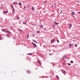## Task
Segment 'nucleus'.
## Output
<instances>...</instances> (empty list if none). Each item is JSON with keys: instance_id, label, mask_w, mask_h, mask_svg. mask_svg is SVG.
Returning <instances> with one entry per match:
<instances>
[{"instance_id": "nucleus-16", "label": "nucleus", "mask_w": 80, "mask_h": 80, "mask_svg": "<svg viewBox=\"0 0 80 80\" xmlns=\"http://www.w3.org/2000/svg\"><path fill=\"white\" fill-rule=\"evenodd\" d=\"M27 37H28L27 39H28V37H29V34H28V35H27Z\"/></svg>"}, {"instance_id": "nucleus-15", "label": "nucleus", "mask_w": 80, "mask_h": 80, "mask_svg": "<svg viewBox=\"0 0 80 80\" xmlns=\"http://www.w3.org/2000/svg\"><path fill=\"white\" fill-rule=\"evenodd\" d=\"M40 28H43V25H40Z\"/></svg>"}, {"instance_id": "nucleus-9", "label": "nucleus", "mask_w": 80, "mask_h": 80, "mask_svg": "<svg viewBox=\"0 0 80 80\" xmlns=\"http://www.w3.org/2000/svg\"><path fill=\"white\" fill-rule=\"evenodd\" d=\"M34 7H32L31 8V9H32V10H33V11L34 10Z\"/></svg>"}, {"instance_id": "nucleus-17", "label": "nucleus", "mask_w": 80, "mask_h": 80, "mask_svg": "<svg viewBox=\"0 0 80 80\" xmlns=\"http://www.w3.org/2000/svg\"><path fill=\"white\" fill-rule=\"evenodd\" d=\"M27 7H26V6H24V8H23V9H26V8H27Z\"/></svg>"}, {"instance_id": "nucleus-7", "label": "nucleus", "mask_w": 80, "mask_h": 80, "mask_svg": "<svg viewBox=\"0 0 80 80\" xmlns=\"http://www.w3.org/2000/svg\"><path fill=\"white\" fill-rule=\"evenodd\" d=\"M62 72L63 73H64V74L65 75V71H63V70H62Z\"/></svg>"}, {"instance_id": "nucleus-29", "label": "nucleus", "mask_w": 80, "mask_h": 80, "mask_svg": "<svg viewBox=\"0 0 80 80\" xmlns=\"http://www.w3.org/2000/svg\"><path fill=\"white\" fill-rule=\"evenodd\" d=\"M15 13V11H13V12H12V13H13V14Z\"/></svg>"}, {"instance_id": "nucleus-11", "label": "nucleus", "mask_w": 80, "mask_h": 80, "mask_svg": "<svg viewBox=\"0 0 80 80\" xmlns=\"http://www.w3.org/2000/svg\"><path fill=\"white\" fill-rule=\"evenodd\" d=\"M72 15H75V12H72Z\"/></svg>"}, {"instance_id": "nucleus-26", "label": "nucleus", "mask_w": 80, "mask_h": 80, "mask_svg": "<svg viewBox=\"0 0 80 80\" xmlns=\"http://www.w3.org/2000/svg\"><path fill=\"white\" fill-rule=\"evenodd\" d=\"M33 42H37V41H35V40H33Z\"/></svg>"}, {"instance_id": "nucleus-8", "label": "nucleus", "mask_w": 80, "mask_h": 80, "mask_svg": "<svg viewBox=\"0 0 80 80\" xmlns=\"http://www.w3.org/2000/svg\"><path fill=\"white\" fill-rule=\"evenodd\" d=\"M54 24H55L56 25H58V24H59V23H58L57 22H54Z\"/></svg>"}, {"instance_id": "nucleus-28", "label": "nucleus", "mask_w": 80, "mask_h": 80, "mask_svg": "<svg viewBox=\"0 0 80 80\" xmlns=\"http://www.w3.org/2000/svg\"><path fill=\"white\" fill-rule=\"evenodd\" d=\"M75 45L76 46V47H77V44H75Z\"/></svg>"}, {"instance_id": "nucleus-27", "label": "nucleus", "mask_w": 80, "mask_h": 80, "mask_svg": "<svg viewBox=\"0 0 80 80\" xmlns=\"http://www.w3.org/2000/svg\"><path fill=\"white\" fill-rule=\"evenodd\" d=\"M58 43H59V41L58 40H57Z\"/></svg>"}, {"instance_id": "nucleus-22", "label": "nucleus", "mask_w": 80, "mask_h": 80, "mask_svg": "<svg viewBox=\"0 0 80 80\" xmlns=\"http://www.w3.org/2000/svg\"><path fill=\"white\" fill-rule=\"evenodd\" d=\"M43 3H47V1H44Z\"/></svg>"}, {"instance_id": "nucleus-35", "label": "nucleus", "mask_w": 80, "mask_h": 80, "mask_svg": "<svg viewBox=\"0 0 80 80\" xmlns=\"http://www.w3.org/2000/svg\"><path fill=\"white\" fill-rule=\"evenodd\" d=\"M2 38V37L0 36V39H1Z\"/></svg>"}, {"instance_id": "nucleus-3", "label": "nucleus", "mask_w": 80, "mask_h": 80, "mask_svg": "<svg viewBox=\"0 0 80 80\" xmlns=\"http://www.w3.org/2000/svg\"><path fill=\"white\" fill-rule=\"evenodd\" d=\"M55 41V39H52V40H51V43H53V42H54Z\"/></svg>"}, {"instance_id": "nucleus-4", "label": "nucleus", "mask_w": 80, "mask_h": 80, "mask_svg": "<svg viewBox=\"0 0 80 80\" xmlns=\"http://www.w3.org/2000/svg\"><path fill=\"white\" fill-rule=\"evenodd\" d=\"M32 43L34 45V47H37V45H36L35 44L33 43V42H32Z\"/></svg>"}, {"instance_id": "nucleus-2", "label": "nucleus", "mask_w": 80, "mask_h": 80, "mask_svg": "<svg viewBox=\"0 0 80 80\" xmlns=\"http://www.w3.org/2000/svg\"><path fill=\"white\" fill-rule=\"evenodd\" d=\"M58 12H59V13L60 12V13H61L62 10H61V9H58Z\"/></svg>"}, {"instance_id": "nucleus-19", "label": "nucleus", "mask_w": 80, "mask_h": 80, "mask_svg": "<svg viewBox=\"0 0 80 80\" xmlns=\"http://www.w3.org/2000/svg\"><path fill=\"white\" fill-rule=\"evenodd\" d=\"M16 18H17L18 19H20V18L19 17H18L17 16H16Z\"/></svg>"}, {"instance_id": "nucleus-31", "label": "nucleus", "mask_w": 80, "mask_h": 80, "mask_svg": "<svg viewBox=\"0 0 80 80\" xmlns=\"http://www.w3.org/2000/svg\"><path fill=\"white\" fill-rule=\"evenodd\" d=\"M13 12H15V9H13Z\"/></svg>"}, {"instance_id": "nucleus-42", "label": "nucleus", "mask_w": 80, "mask_h": 80, "mask_svg": "<svg viewBox=\"0 0 80 80\" xmlns=\"http://www.w3.org/2000/svg\"><path fill=\"white\" fill-rule=\"evenodd\" d=\"M2 6H3V4L1 5Z\"/></svg>"}, {"instance_id": "nucleus-45", "label": "nucleus", "mask_w": 80, "mask_h": 80, "mask_svg": "<svg viewBox=\"0 0 80 80\" xmlns=\"http://www.w3.org/2000/svg\"><path fill=\"white\" fill-rule=\"evenodd\" d=\"M52 7H53V6H52Z\"/></svg>"}, {"instance_id": "nucleus-24", "label": "nucleus", "mask_w": 80, "mask_h": 80, "mask_svg": "<svg viewBox=\"0 0 80 80\" xmlns=\"http://www.w3.org/2000/svg\"><path fill=\"white\" fill-rule=\"evenodd\" d=\"M29 55H32V53H30L29 54Z\"/></svg>"}, {"instance_id": "nucleus-41", "label": "nucleus", "mask_w": 80, "mask_h": 80, "mask_svg": "<svg viewBox=\"0 0 80 80\" xmlns=\"http://www.w3.org/2000/svg\"><path fill=\"white\" fill-rule=\"evenodd\" d=\"M12 8H13V9H14V8H13V7H12Z\"/></svg>"}, {"instance_id": "nucleus-13", "label": "nucleus", "mask_w": 80, "mask_h": 80, "mask_svg": "<svg viewBox=\"0 0 80 80\" xmlns=\"http://www.w3.org/2000/svg\"><path fill=\"white\" fill-rule=\"evenodd\" d=\"M4 13H8V11H4Z\"/></svg>"}, {"instance_id": "nucleus-40", "label": "nucleus", "mask_w": 80, "mask_h": 80, "mask_svg": "<svg viewBox=\"0 0 80 80\" xmlns=\"http://www.w3.org/2000/svg\"><path fill=\"white\" fill-rule=\"evenodd\" d=\"M21 30H20H20H19V31H21Z\"/></svg>"}, {"instance_id": "nucleus-18", "label": "nucleus", "mask_w": 80, "mask_h": 80, "mask_svg": "<svg viewBox=\"0 0 80 80\" xmlns=\"http://www.w3.org/2000/svg\"><path fill=\"white\" fill-rule=\"evenodd\" d=\"M18 5H22V3H21V2H19Z\"/></svg>"}, {"instance_id": "nucleus-36", "label": "nucleus", "mask_w": 80, "mask_h": 80, "mask_svg": "<svg viewBox=\"0 0 80 80\" xmlns=\"http://www.w3.org/2000/svg\"><path fill=\"white\" fill-rule=\"evenodd\" d=\"M44 30H46V28H44Z\"/></svg>"}, {"instance_id": "nucleus-21", "label": "nucleus", "mask_w": 80, "mask_h": 80, "mask_svg": "<svg viewBox=\"0 0 80 80\" xmlns=\"http://www.w3.org/2000/svg\"><path fill=\"white\" fill-rule=\"evenodd\" d=\"M37 33H40V31H37Z\"/></svg>"}, {"instance_id": "nucleus-46", "label": "nucleus", "mask_w": 80, "mask_h": 80, "mask_svg": "<svg viewBox=\"0 0 80 80\" xmlns=\"http://www.w3.org/2000/svg\"><path fill=\"white\" fill-rule=\"evenodd\" d=\"M38 62H39V63L40 62V61H38Z\"/></svg>"}, {"instance_id": "nucleus-5", "label": "nucleus", "mask_w": 80, "mask_h": 80, "mask_svg": "<svg viewBox=\"0 0 80 80\" xmlns=\"http://www.w3.org/2000/svg\"><path fill=\"white\" fill-rule=\"evenodd\" d=\"M68 25L69 26V28L72 27V24H68Z\"/></svg>"}, {"instance_id": "nucleus-32", "label": "nucleus", "mask_w": 80, "mask_h": 80, "mask_svg": "<svg viewBox=\"0 0 80 80\" xmlns=\"http://www.w3.org/2000/svg\"><path fill=\"white\" fill-rule=\"evenodd\" d=\"M8 36L9 37H10V36L9 34L8 35Z\"/></svg>"}, {"instance_id": "nucleus-6", "label": "nucleus", "mask_w": 80, "mask_h": 80, "mask_svg": "<svg viewBox=\"0 0 80 80\" xmlns=\"http://www.w3.org/2000/svg\"><path fill=\"white\" fill-rule=\"evenodd\" d=\"M2 32H5V33H6V32L7 31L4 29H2Z\"/></svg>"}, {"instance_id": "nucleus-30", "label": "nucleus", "mask_w": 80, "mask_h": 80, "mask_svg": "<svg viewBox=\"0 0 80 80\" xmlns=\"http://www.w3.org/2000/svg\"><path fill=\"white\" fill-rule=\"evenodd\" d=\"M68 65H71V64H70V63H68Z\"/></svg>"}, {"instance_id": "nucleus-43", "label": "nucleus", "mask_w": 80, "mask_h": 80, "mask_svg": "<svg viewBox=\"0 0 80 80\" xmlns=\"http://www.w3.org/2000/svg\"><path fill=\"white\" fill-rule=\"evenodd\" d=\"M63 65H64V63H63Z\"/></svg>"}, {"instance_id": "nucleus-47", "label": "nucleus", "mask_w": 80, "mask_h": 80, "mask_svg": "<svg viewBox=\"0 0 80 80\" xmlns=\"http://www.w3.org/2000/svg\"><path fill=\"white\" fill-rule=\"evenodd\" d=\"M40 65H41L42 64H41V63H40Z\"/></svg>"}, {"instance_id": "nucleus-12", "label": "nucleus", "mask_w": 80, "mask_h": 80, "mask_svg": "<svg viewBox=\"0 0 80 80\" xmlns=\"http://www.w3.org/2000/svg\"><path fill=\"white\" fill-rule=\"evenodd\" d=\"M6 33H10V32L9 31H6Z\"/></svg>"}, {"instance_id": "nucleus-48", "label": "nucleus", "mask_w": 80, "mask_h": 80, "mask_svg": "<svg viewBox=\"0 0 80 80\" xmlns=\"http://www.w3.org/2000/svg\"><path fill=\"white\" fill-rule=\"evenodd\" d=\"M33 25H35V24H33Z\"/></svg>"}, {"instance_id": "nucleus-39", "label": "nucleus", "mask_w": 80, "mask_h": 80, "mask_svg": "<svg viewBox=\"0 0 80 80\" xmlns=\"http://www.w3.org/2000/svg\"><path fill=\"white\" fill-rule=\"evenodd\" d=\"M32 37H34V34H33V35Z\"/></svg>"}, {"instance_id": "nucleus-44", "label": "nucleus", "mask_w": 80, "mask_h": 80, "mask_svg": "<svg viewBox=\"0 0 80 80\" xmlns=\"http://www.w3.org/2000/svg\"><path fill=\"white\" fill-rule=\"evenodd\" d=\"M57 77H58V76H57Z\"/></svg>"}, {"instance_id": "nucleus-38", "label": "nucleus", "mask_w": 80, "mask_h": 80, "mask_svg": "<svg viewBox=\"0 0 80 80\" xmlns=\"http://www.w3.org/2000/svg\"><path fill=\"white\" fill-rule=\"evenodd\" d=\"M78 13H79V14H80V12H78Z\"/></svg>"}, {"instance_id": "nucleus-49", "label": "nucleus", "mask_w": 80, "mask_h": 80, "mask_svg": "<svg viewBox=\"0 0 80 80\" xmlns=\"http://www.w3.org/2000/svg\"><path fill=\"white\" fill-rule=\"evenodd\" d=\"M35 25H36V24H35Z\"/></svg>"}, {"instance_id": "nucleus-20", "label": "nucleus", "mask_w": 80, "mask_h": 80, "mask_svg": "<svg viewBox=\"0 0 80 80\" xmlns=\"http://www.w3.org/2000/svg\"><path fill=\"white\" fill-rule=\"evenodd\" d=\"M23 24H27V22H23Z\"/></svg>"}, {"instance_id": "nucleus-33", "label": "nucleus", "mask_w": 80, "mask_h": 80, "mask_svg": "<svg viewBox=\"0 0 80 80\" xmlns=\"http://www.w3.org/2000/svg\"><path fill=\"white\" fill-rule=\"evenodd\" d=\"M11 7H12H12H13V5H11Z\"/></svg>"}, {"instance_id": "nucleus-34", "label": "nucleus", "mask_w": 80, "mask_h": 80, "mask_svg": "<svg viewBox=\"0 0 80 80\" xmlns=\"http://www.w3.org/2000/svg\"><path fill=\"white\" fill-rule=\"evenodd\" d=\"M65 57V58L63 57V58H66V57Z\"/></svg>"}, {"instance_id": "nucleus-23", "label": "nucleus", "mask_w": 80, "mask_h": 80, "mask_svg": "<svg viewBox=\"0 0 80 80\" xmlns=\"http://www.w3.org/2000/svg\"><path fill=\"white\" fill-rule=\"evenodd\" d=\"M70 63H73V62L72 61H71V62H70Z\"/></svg>"}, {"instance_id": "nucleus-10", "label": "nucleus", "mask_w": 80, "mask_h": 80, "mask_svg": "<svg viewBox=\"0 0 80 80\" xmlns=\"http://www.w3.org/2000/svg\"><path fill=\"white\" fill-rule=\"evenodd\" d=\"M27 72L28 73L30 74V73L31 72L29 70H28L27 71Z\"/></svg>"}, {"instance_id": "nucleus-1", "label": "nucleus", "mask_w": 80, "mask_h": 80, "mask_svg": "<svg viewBox=\"0 0 80 80\" xmlns=\"http://www.w3.org/2000/svg\"><path fill=\"white\" fill-rule=\"evenodd\" d=\"M70 48H72V47L73 46V44H71V43H70L69 44Z\"/></svg>"}, {"instance_id": "nucleus-25", "label": "nucleus", "mask_w": 80, "mask_h": 80, "mask_svg": "<svg viewBox=\"0 0 80 80\" xmlns=\"http://www.w3.org/2000/svg\"><path fill=\"white\" fill-rule=\"evenodd\" d=\"M0 8H1V9H2L3 7H2L1 6L0 7Z\"/></svg>"}, {"instance_id": "nucleus-37", "label": "nucleus", "mask_w": 80, "mask_h": 80, "mask_svg": "<svg viewBox=\"0 0 80 80\" xmlns=\"http://www.w3.org/2000/svg\"><path fill=\"white\" fill-rule=\"evenodd\" d=\"M78 3H80V2L79 1H78Z\"/></svg>"}, {"instance_id": "nucleus-14", "label": "nucleus", "mask_w": 80, "mask_h": 80, "mask_svg": "<svg viewBox=\"0 0 80 80\" xmlns=\"http://www.w3.org/2000/svg\"><path fill=\"white\" fill-rule=\"evenodd\" d=\"M13 4H14L15 5H16V4H17V2H15L13 3Z\"/></svg>"}]
</instances>
